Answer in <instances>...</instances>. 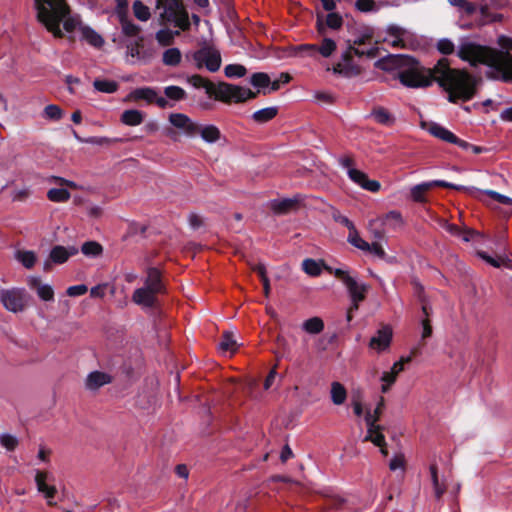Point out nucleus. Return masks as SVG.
Instances as JSON below:
<instances>
[{"instance_id": "1", "label": "nucleus", "mask_w": 512, "mask_h": 512, "mask_svg": "<svg viewBox=\"0 0 512 512\" xmlns=\"http://www.w3.org/2000/svg\"><path fill=\"white\" fill-rule=\"evenodd\" d=\"M381 62L383 69L399 68L398 79L406 87L425 88L433 82L438 83L447 92L448 101L453 104L469 101L477 92L476 77L465 69L451 68L447 58L439 59L427 74L421 71L419 62L411 56H391L386 62Z\"/></svg>"}, {"instance_id": "2", "label": "nucleus", "mask_w": 512, "mask_h": 512, "mask_svg": "<svg viewBox=\"0 0 512 512\" xmlns=\"http://www.w3.org/2000/svg\"><path fill=\"white\" fill-rule=\"evenodd\" d=\"M457 56L473 67L483 64L491 68V71L486 72L488 79L512 83V57L508 53L472 41H463L458 47Z\"/></svg>"}, {"instance_id": "3", "label": "nucleus", "mask_w": 512, "mask_h": 512, "mask_svg": "<svg viewBox=\"0 0 512 512\" xmlns=\"http://www.w3.org/2000/svg\"><path fill=\"white\" fill-rule=\"evenodd\" d=\"M37 10V20L53 34L55 38H63L64 33L73 32L80 25L79 15H71V8L66 0H34Z\"/></svg>"}, {"instance_id": "4", "label": "nucleus", "mask_w": 512, "mask_h": 512, "mask_svg": "<svg viewBox=\"0 0 512 512\" xmlns=\"http://www.w3.org/2000/svg\"><path fill=\"white\" fill-rule=\"evenodd\" d=\"M156 7L163 9L160 19L163 23L174 24L175 27L186 31L190 28L188 12L182 0H156Z\"/></svg>"}, {"instance_id": "5", "label": "nucleus", "mask_w": 512, "mask_h": 512, "mask_svg": "<svg viewBox=\"0 0 512 512\" xmlns=\"http://www.w3.org/2000/svg\"><path fill=\"white\" fill-rule=\"evenodd\" d=\"M377 54V47H372L368 50H361L351 45V42L348 41V47L341 55V62H338L333 66V72L345 77L357 76L360 74L361 69L354 63L353 56L356 55L358 57L367 56L368 58H375Z\"/></svg>"}, {"instance_id": "6", "label": "nucleus", "mask_w": 512, "mask_h": 512, "mask_svg": "<svg viewBox=\"0 0 512 512\" xmlns=\"http://www.w3.org/2000/svg\"><path fill=\"white\" fill-rule=\"evenodd\" d=\"M260 92V90L254 92L249 88L227 82H219L213 98L224 103H243L247 100L255 99Z\"/></svg>"}, {"instance_id": "7", "label": "nucleus", "mask_w": 512, "mask_h": 512, "mask_svg": "<svg viewBox=\"0 0 512 512\" xmlns=\"http://www.w3.org/2000/svg\"><path fill=\"white\" fill-rule=\"evenodd\" d=\"M327 270L341 281L347 288L351 300L364 301L369 286L366 284H359L348 271L340 268H327Z\"/></svg>"}, {"instance_id": "8", "label": "nucleus", "mask_w": 512, "mask_h": 512, "mask_svg": "<svg viewBox=\"0 0 512 512\" xmlns=\"http://www.w3.org/2000/svg\"><path fill=\"white\" fill-rule=\"evenodd\" d=\"M337 49L336 42L331 38H323L321 44L318 46L316 44H300L297 46L291 47V55L293 56H303L308 55L314 57L317 53H319L324 58H329Z\"/></svg>"}, {"instance_id": "9", "label": "nucleus", "mask_w": 512, "mask_h": 512, "mask_svg": "<svg viewBox=\"0 0 512 512\" xmlns=\"http://www.w3.org/2000/svg\"><path fill=\"white\" fill-rule=\"evenodd\" d=\"M0 302L10 312H22L26 307V292L21 288L1 289Z\"/></svg>"}, {"instance_id": "10", "label": "nucleus", "mask_w": 512, "mask_h": 512, "mask_svg": "<svg viewBox=\"0 0 512 512\" xmlns=\"http://www.w3.org/2000/svg\"><path fill=\"white\" fill-rule=\"evenodd\" d=\"M421 127L433 137L450 144L457 145L463 150L468 149V142L460 139L453 132L436 122H422Z\"/></svg>"}, {"instance_id": "11", "label": "nucleus", "mask_w": 512, "mask_h": 512, "mask_svg": "<svg viewBox=\"0 0 512 512\" xmlns=\"http://www.w3.org/2000/svg\"><path fill=\"white\" fill-rule=\"evenodd\" d=\"M193 58L196 62L197 68L200 69L205 66L210 72L218 71L222 63L220 52L210 47H204L197 50L194 53Z\"/></svg>"}, {"instance_id": "12", "label": "nucleus", "mask_w": 512, "mask_h": 512, "mask_svg": "<svg viewBox=\"0 0 512 512\" xmlns=\"http://www.w3.org/2000/svg\"><path fill=\"white\" fill-rule=\"evenodd\" d=\"M168 120L173 127L187 137L193 138L199 135V124L184 113H171Z\"/></svg>"}, {"instance_id": "13", "label": "nucleus", "mask_w": 512, "mask_h": 512, "mask_svg": "<svg viewBox=\"0 0 512 512\" xmlns=\"http://www.w3.org/2000/svg\"><path fill=\"white\" fill-rule=\"evenodd\" d=\"M433 187L451 188L460 190L461 187L443 180H434L423 182L413 186L410 190V196L413 201L423 203L426 201V193Z\"/></svg>"}, {"instance_id": "14", "label": "nucleus", "mask_w": 512, "mask_h": 512, "mask_svg": "<svg viewBox=\"0 0 512 512\" xmlns=\"http://www.w3.org/2000/svg\"><path fill=\"white\" fill-rule=\"evenodd\" d=\"M113 381L111 374L94 370L87 374L84 379V389L90 393H97L102 387L110 384Z\"/></svg>"}, {"instance_id": "15", "label": "nucleus", "mask_w": 512, "mask_h": 512, "mask_svg": "<svg viewBox=\"0 0 512 512\" xmlns=\"http://www.w3.org/2000/svg\"><path fill=\"white\" fill-rule=\"evenodd\" d=\"M52 479V475L48 472L36 470L35 472V483L38 492L43 494L48 505H55L54 498L57 493V489L54 485H49L48 482Z\"/></svg>"}, {"instance_id": "16", "label": "nucleus", "mask_w": 512, "mask_h": 512, "mask_svg": "<svg viewBox=\"0 0 512 512\" xmlns=\"http://www.w3.org/2000/svg\"><path fill=\"white\" fill-rule=\"evenodd\" d=\"M411 361V357L402 356L398 361H396L389 371L383 372L381 376V381L383 382L381 386V390L383 393H386L391 385L396 381L397 376L404 370V367L407 363Z\"/></svg>"}, {"instance_id": "17", "label": "nucleus", "mask_w": 512, "mask_h": 512, "mask_svg": "<svg viewBox=\"0 0 512 512\" xmlns=\"http://www.w3.org/2000/svg\"><path fill=\"white\" fill-rule=\"evenodd\" d=\"M328 12L325 17L323 14H317L316 28L320 35H325L327 28L338 30L343 25V18L339 13L333 11Z\"/></svg>"}, {"instance_id": "18", "label": "nucleus", "mask_w": 512, "mask_h": 512, "mask_svg": "<svg viewBox=\"0 0 512 512\" xmlns=\"http://www.w3.org/2000/svg\"><path fill=\"white\" fill-rule=\"evenodd\" d=\"M367 425V434L364 438L365 441H371L374 445L382 447L386 444L385 437L382 433V429L377 425V416H371L365 418Z\"/></svg>"}, {"instance_id": "19", "label": "nucleus", "mask_w": 512, "mask_h": 512, "mask_svg": "<svg viewBox=\"0 0 512 512\" xmlns=\"http://www.w3.org/2000/svg\"><path fill=\"white\" fill-rule=\"evenodd\" d=\"M147 276L145 279V288L155 292L156 294H163L166 292L165 285L162 281V273L156 267H149L146 271Z\"/></svg>"}, {"instance_id": "20", "label": "nucleus", "mask_w": 512, "mask_h": 512, "mask_svg": "<svg viewBox=\"0 0 512 512\" xmlns=\"http://www.w3.org/2000/svg\"><path fill=\"white\" fill-rule=\"evenodd\" d=\"M392 340V329L389 326H383L369 342L371 349L385 350L389 347Z\"/></svg>"}, {"instance_id": "21", "label": "nucleus", "mask_w": 512, "mask_h": 512, "mask_svg": "<svg viewBox=\"0 0 512 512\" xmlns=\"http://www.w3.org/2000/svg\"><path fill=\"white\" fill-rule=\"evenodd\" d=\"M156 293L151 290L141 287L133 292L132 300L138 305H142L148 308L155 307L157 303Z\"/></svg>"}, {"instance_id": "22", "label": "nucleus", "mask_w": 512, "mask_h": 512, "mask_svg": "<svg viewBox=\"0 0 512 512\" xmlns=\"http://www.w3.org/2000/svg\"><path fill=\"white\" fill-rule=\"evenodd\" d=\"M78 253V249L74 246L64 247L61 245L54 246L50 251V259L54 264H63L71 256Z\"/></svg>"}, {"instance_id": "23", "label": "nucleus", "mask_w": 512, "mask_h": 512, "mask_svg": "<svg viewBox=\"0 0 512 512\" xmlns=\"http://www.w3.org/2000/svg\"><path fill=\"white\" fill-rule=\"evenodd\" d=\"M479 11V18L476 20L478 26H484L494 22H500L503 19L502 14L492 13L490 7L485 2L477 4Z\"/></svg>"}, {"instance_id": "24", "label": "nucleus", "mask_w": 512, "mask_h": 512, "mask_svg": "<svg viewBox=\"0 0 512 512\" xmlns=\"http://www.w3.org/2000/svg\"><path fill=\"white\" fill-rule=\"evenodd\" d=\"M448 3L458 8L460 18H471L477 11L478 6L476 3L469 0H447Z\"/></svg>"}, {"instance_id": "25", "label": "nucleus", "mask_w": 512, "mask_h": 512, "mask_svg": "<svg viewBox=\"0 0 512 512\" xmlns=\"http://www.w3.org/2000/svg\"><path fill=\"white\" fill-rule=\"evenodd\" d=\"M387 33L390 35V36H393L395 39L392 41L391 45L392 47L394 48H406V36L408 34V32L398 26V25H395V24H391L388 26L387 28Z\"/></svg>"}, {"instance_id": "26", "label": "nucleus", "mask_w": 512, "mask_h": 512, "mask_svg": "<svg viewBox=\"0 0 512 512\" xmlns=\"http://www.w3.org/2000/svg\"><path fill=\"white\" fill-rule=\"evenodd\" d=\"M195 88H204L209 97H213L216 91L217 84H214L210 80L202 77L201 75L194 74L188 79Z\"/></svg>"}, {"instance_id": "27", "label": "nucleus", "mask_w": 512, "mask_h": 512, "mask_svg": "<svg viewBox=\"0 0 512 512\" xmlns=\"http://www.w3.org/2000/svg\"><path fill=\"white\" fill-rule=\"evenodd\" d=\"M243 346L242 343H238L233 336V333L225 331L218 343V348L224 352H237Z\"/></svg>"}, {"instance_id": "28", "label": "nucleus", "mask_w": 512, "mask_h": 512, "mask_svg": "<svg viewBox=\"0 0 512 512\" xmlns=\"http://www.w3.org/2000/svg\"><path fill=\"white\" fill-rule=\"evenodd\" d=\"M278 114V107H266L255 111L252 119L258 124H264L274 119Z\"/></svg>"}, {"instance_id": "29", "label": "nucleus", "mask_w": 512, "mask_h": 512, "mask_svg": "<svg viewBox=\"0 0 512 512\" xmlns=\"http://www.w3.org/2000/svg\"><path fill=\"white\" fill-rule=\"evenodd\" d=\"M143 120L144 113L136 109L125 110L121 115V122L128 126L140 125Z\"/></svg>"}, {"instance_id": "30", "label": "nucleus", "mask_w": 512, "mask_h": 512, "mask_svg": "<svg viewBox=\"0 0 512 512\" xmlns=\"http://www.w3.org/2000/svg\"><path fill=\"white\" fill-rule=\"evenodd\" d=\"M199 135L205 142L214 143L220 139L221 132L215 125L202 126L199 124Z\"/></svg>"}, {"instance_id": "31", "label": "nucleus", "mask_w": 512, "mask_h": 512, "mask_svg": "<svg viewBox=\"0 0 512 512\" xmlns=\"http://www.w3.org/2000/svg\"><path fill=\"white\" fill-rule=\"evenodd\" d=\"M297 205H298V201L296 199L286 198V199H282L279 201H274L272 203L271 208L274 213L282 215V214H286L289 211L295 209L297 207Z\"/></svg>"}, {"instance_id": "32", "label": "nucleus", "mask_w": 512, "mask_h": 512, "mask_svg": "<svg viewBox=\"0 0 512 512\" xmlns=\"http://www.w3.org/2000/svg\"><path fill=\"white\" fill-rule=\"evenodd\" d=\"M330 396L333 404L342 405L346 401L347 391L341 383L332 382Z\"/></svg>"}, {"instance_id": "33", "label": "nucleus", "mask_w": 512, "mask_h": 512, "mask_svg": "<svg viewBox=\"0 0 512 512\" xmlns=\"http://www.w3.org/2000/svg\"><path fill=\"white\" fill-rule=\"evenodd\" d=\"M82 38L94 47H101L104 43L103 38L91 27L83 26L80 28Z\"/></svg>"}, {"instance_id": "34", "label": "nucleus", "mask_w": 512, "mask_h": 512, "mask_svg": "<svg viewBox=\"0 0 512 512\" xmlns=\"http://www.w3.org/2000/svg\"><path fill=\"white\" fill-rule=\"evenodd\" d=\"M429 470H430L431 482H432L433 489H434V494L437 498H440L444 494V492L446 490V486L444 484V481L439 478L438 472H437V467L435 464H431Z\"/></svg>"}, {"instance_id": "35", "label": "nucleus", "mask_w": 512, "mask_h": 512, "mask_svg": "<svg viewBox=\"0 0 512 512\" xmlns=\"http://www.w3.org/2000/svg\"><path fill=\"white\" fill-rule=\"evenodd\" d=\"M164 95L170 102H179L187 98L186 91L182 87L176 85H170L165 87Z\"/></svg>"}, {"instance_id": "36", "label": "nucleus", "mask_w": 512, "mask_h": 512, "mask_svg": "<svg viewBox=\"0 0 512 512\" xmlns=\"http://www.w3.org/2000/svg\"><path fill=\"white\" fill-rule=\"evenodd\" d=\"M157 91L151 87L137 88L132 92V97L135 100H145L149 104H153Z\"/></svg>"}, {"instance_id": "37", "label": "nucleus", "mask_w": 512, "mask_h": 512, "mask_svg": "<svg viewBox=\"0 0 512 512\" xmlns=\"http://www.w3.org/2000/svg\"><path fill=\"white\" fill-rule=\"evenodd\" d=\"M250 83L257 88H262L263 95H266L268 92L265 88L270 86L271 80L267 73L264 72H256L252 74L250 78Z\"/></svg>"}, {"instance_id": "38", "label": "nucleus", "mask_w": 512, "mask_h": 512, "mask_svg": "<svg viewBox=\"0 0 512 512\" xmlns=\"http://www.w3.org/2000/svg\"><path fill=\"white\" fill-rule=\"evenodd\" d=\"M15 257L26 269L33 268L37 260L35 253L30 250H19Z\"/></svg>"}, {"instance_id": "39", "label": "nucleus", "mask_w": 512, "mask_h": 512, "mask_svg": "<svg viewBox=\"0 0 512 512\" xmlns=\"http://www.w3.org/2000/svg\"><path fill=\"white\" fill-rule=\"evenodd\" d=\"M181 52L178 48H169L164 51L162 62L166 66H177L181 62Z\"/></svg>"}, {"instance_id": "40", "label": "nucleus", "mask_w": 512, "mask_h": 512, "mask_svg": "<svg viewBox=\"0 0 512 512\" xmlns=\"http://www.w3.org/2000/svg\"><path fill=\"white\" fill-rule=\"evenodd\" d=\"M93 86L97 91L109 94L115 93L119 88L116 81L106 79H96L93 82Z\"/></svg>"}, {"instance_id": "41", "label": "nucleus", "mask_w": 512, "mask_h": 512, "mask_svg": "<svg viewBox=\"0 0 512 512\" xmlns=\"http://www.w3.org/2000/svg\"><path fill=\"white\" fill-rule=\"evenodd\" d=\"M70 197V192L65 188H52L47 192V198L55 203L67 202Z\"/></svg>"}, {"instance_id": "42", "label": "nucleus", "mask_w": 512, "mask_h": 512, "mask_svg": "<svg viewBox=\"0 0 512 512\" xmlns=\"http://www.w3.org/2000/svg\"><path fill=\"white\" fill-rule=\"evenodd\" d=\"M372 116L377 123L382 125H391L394 122L393 116L384 107H376L372 111Z\"/></svg>"}, {"instance_id": "43", "label": "nucleus", "mask_w": 512, "mask_h": 512, "mask_svg": "<svg viewBox=\"0 0 512 512\" xmlns=\"http://www.w3.org/2000/svg\"><path fill=\"white\" fill-rule=\"evenodd\" d=\"M303 329L309 334H318L324 329V322L320 317H312L303 323Z\"/></svg>"}, {"instance_id": "44", "label": "nucleus", "mask_w": 512, "mask_h": 512, "mask_svg": "<svg viewBox=\"0 0 512 512\" xmlns=\"http://www.w3.org/2000/svg\"><path fill=\"white\" fill-rule=\"evenodd\" d=\"M81 252L89 257H98L103 252V247L100 243L96 241H87L83 243L81 247Z\"/></svg>"}, {"instance_id": "45", "label": "nucleus", "mask_w": 512, "mask_h": 512, "mask_svg": "<svg viewBox=\"0 0 512 512\" xmlns=\"http://www.w3.org/2000/svg\"><path fill=\"white\" fill-rule=\"evenodd\" d=\"M120 23L124 35L128 37H135L139 34L140 27L134 24L131 20L127 19L126 16L123 15L120 17Z\"/></svg>"}, {"instance_id": "46", "label": "nucleus", "mask_w": 512, "mask_h": 512, "mask_svg": "<svg viewBox=\"0 0 512 512\" xmlns=\"http://www.w3.org/2000/svg\"><path fill=\"white\" fill-rule=\"evenodd\" d=\"M347 240L351 245L355 246L356 248H358L360 250L364 251V250H368L370 248L369 243L360 237L356 227H353L352 230H349V235H348Z\"/></svg>"}, {"instance_id": "47", "label": "nucleus", "mask_w": 512, "mask_h": 512, "mask_svg": "<svg viewBox=\"0 0 512 512\" xmlns=\"http://www.w3.org/2000/svg\"><path fill=\"white\" fill-rule=\"evenodd\" d=\"M132 9L135 17L140 21H147L151 16L150 9L140 0L133 2Z\"/></svg>"}, {"instance_id": "48", "label": "nucleus", "mask_w": 512, "mask_h": 512, "mask_svg": "<svg viewBox=\"0 0 512 512\" xmlns=\"http://www.w3.org/2000/svg\"><path fill=\"white\" fill-rule=\"evenodd\" d=\"M176 35H179L178 31L173 32L170 29H161L156 33V40L161 46H169L173 43Z\"/></svg>"}, {"instance_id": "49", "label": "nucleus", "mask_w": 512, "mask_h": 512, "mask_svg": "<svg viewBox=\"0 0 512 512\" xmlns=\"http://www.w3.org/2000/svg\"><path fill=\"white\" fill-rule=\"evenodd\" d=\"M224 73L228 78H241L246 75L247 69L241 64H229L224 68Z\"/></svg>"}, {"instance_id": "50", "label": "nucleus", "mask_w": 512, "mask_h": 512, "mask_svg": "<svg viewBox=\"0 0 512 512\" xmlns=\"http://www.w3.org/2000/svg\"><path fill=\"white\" fill-rule=\"evenodd\" d=\"M0 444L7 451H14L17 448L19 441L15 435L10 433H2L0 435Z\"/></svg>"}, {"instance_id": "51", "label": "nucleus", "mask_w": 512, "mask_h": 512, "mask_svg": "<svg viewBox=\"0 0 512 512\" xmlns=\"http://www.w3.org/2000/svg\"><path fill=\"white\" fill-rule=\"evenodd\" d=\"M302 268L310 276H319L321 274L320 265L311 258H307L302 262Z\"/></svg>"}, {"instance_id": "52", "label": "nucleus", "mask_w": 512, "mask_h": 512, "mask_svg": "<svg viewBox=\"0 0 512 512\" xmlns=\"http://www.w3.org/2000/svg\"><path fill=\"white\" fill-rule=\"evenodd\" d=\"M44 117L49 120L58 121L63 116V111L58 105L50 104L44 108Z\"/></svg>"}, {"instance_id": "53", "label": "nucleus", "mask_w": 512, "mask_h": 512, "mask_svg": "<svg viewBox=\"0 0 512 512\" xmlns=\"http://www.w3.org/2000/svg\"><path fill=\"white\" fill-rule=\"evenodd\" d=\"M384 224L392 228L400 227L403 224L402 215L398 211H390L385 215Z\"/></svg>"}, {"instance_id": "54", "label": "nucleus", "mask_w": 512, "mask_h": 512, "mask_svg": "<svg viewBox=\"0 0 512 512\" xmlns=\"http://www.w3.org/2000/svg\"><path fill=\"white\" fill-rule=\"evenodd\" d=\"M437 50L443 55H451L455 52V45L450 39L442 38L437 42Z\"/></svg>"}, {"instance_id": "55", "label": "nucleus", "mask_w": 512, "mask_h": 512, "mask_svg": "<svg viewBox=\"0 0 512 512\" xmlns=\"http://www.w3.org/2000/svg\"><path fill=\"white\" fill-rule=\"evenodd\" d=\"M355 8L363 13L376 12L378 10L374 0H357Z\"/></svg>"}, {"instance_id": "56", "label": "nucleus", "mask_w": 512, "mask_h": 512, "mask_svg": "<svg viewBox=\"0 0 512 512\" xmlns=\"http://www.w3.org/2000/svg\"><path fill=\"white\" fill-rule=\"evenodd\" d=\"M38 297L43 301H53L54 300V290L48 284H43L38 287L36 290Z\"/></svg>"}, {"instance_id": "57", "label": "nucleus", "mask_w": 512, "mask_h": 512, "mask_svg": "<svg viewBox=\"0 0 512 512\" xmlns=\"http://www.w3.org/2000/svg\"><path fill=\"white\" fill-rule=\"evenodd\" d=\"M373 38V30L370 27H366L363 31V33L358 36L356 39L353 40L351 45L355 46H361L365 45L370 42V40Z\"/></svg>"}, {"instance_id": "58", "label": "nucleus", "mask_w": 512, "mask_h": 512, "mask_svg": "<svg viewBox=\"0 0 512 512\" xmlns=\"http://www.w3.org/2000/svg\"><path fill=\"white\" fill-rule=\"evenodd\" d=\"M292 77L287 72H282L279 78L270 83V89L268 92H275L280 89L282 84H287L291 81Z\"/></svg>"}, {"instance_id": "59", "label": "nucleus", "mask_w": 512, "mask_h": 512, "mask_svg": "<svg viewBox=\"0 0 512 512\" xmlns=\"http://www.w3.org/2000/svg\"><path fill=\"white\" fill-rule=\"evenodd\" d=\"M348 500L342 496H334L331 500H330V503H329V506L331 508H334V509H337L339 510L340 512H350L347 508H346V504H347Z\"/></svg>"}, {"instance_id": "60", "label": "nucleus", "mask_w": 512, "mask_h": 512, "mask_svg": "<svg viewBox=\"0 0 512 512\" xmlns=\"http://www.w3.org/2000/svg\"><path fill=\"white\" fill-rule=\"evenodd\" d=\"M349 178L358 184L362 188V184H364L366 178L368 177L366 173L358 170V169H349L348 170Z\"/></svg>"}, {"instance_id": "61", "label": "nucleus", "mask_w": 512, "mask_h": 512, "mask_svg": "<svg viewBox=\"0 0 512 512\" xmlns=\"http://www.w3.org/2000/svg\"><path fill=\"white\" fill-rule=\"evenodd\" d=\"M485 193L490 197L492 198L493 200L501 203V204H504V205H512V198L506 196V195H503V194H500L494 190H487L485 191Z\"/></svg>"}, {"instance_id": "62", "label": "nucleus", "mask_w": 512, "mask_h": 512, "mask_svg": "<svg viewBox=\"0 0 512 512\" xmlns=\"http://www.w3.org/2000/svg\"><path fill=\"white\" fill-rule=\"evenodd\" d=\"M404 467H405V459L402 454L395 455L389 463V468L392 471H396L398 469L404 470Z\"/></svg>"}, {"instance_id": "63", "label": "nucleus", "mask_w": 512, "mask_h": 512, "mask_svg": "<svg viewBox=\"0 0 512 512\" xmlns=\"http://www.w3.org/2000/svg\"><path fill=\"white\" fill-rule=\"evenodd\" d=\"M88 291V287L84 284L74 285L68 287L66 293L70 297L82 296Z\"/></svg>"}, {"instance_id": "64", "label": "nucleus", "mask_w": 512, "mask_h": 512, "mask_svg": "<svg viewBox=\"0 0 512 512\" xmlns=\"http://www.w3.org/2000/svg\"><path fill=\"white\" fill-rule=\"evenodd\" d=\"M351 404L355 415L358 417L362 416L364 413V408L362 403V397L360 394L353 395Z\"/></svg>"}]
</instances>
